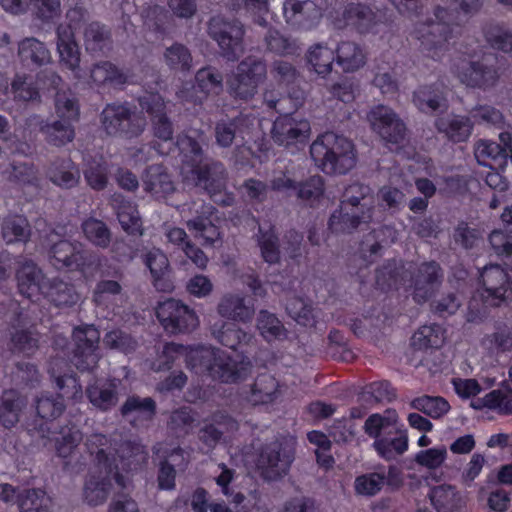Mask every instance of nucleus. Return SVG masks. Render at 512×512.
I'll list each match as a JSON object with an SVG mask.
<instances>
[{
    "label": "nucleus",
    "instance_id": "1",
    "mask_svg": "<svg viewBox=\"0 0 512 512\" xmlns=\"http://www.w3.org/2000/svg\"><path fill=\"white\" fill-rule=\"evenodd\" d=\"M315 164L327 174H345L356 163L353 143L334 132L320 135L310 146Z\"/></svg>",
    "mask_w": 512,
    "mask_h": 512
},
{
    "label": "nucleus",
    "instance_id": "2",
    "mask_svg": "<svg viewBox=\"0 0 512 512\" xmlns=\"http://www.w3.org/2000/svg\"><path fill=\"white\" fill-rule=\"evenodd\" d=\"M186 362L196 373H207L214 380L223 383L243 380L250 372L248 364L238 362L226 352L211 347L191 351Z\"/></svg>",
    "mask_w": 512,
    "mask_h": 512
},
{
    "label": "nucleus",
    "instance_id": "3",
    "mask_svg": "<svg viewBox=\"0 0 512 512\" xmlns=\"http://www.w3.org/2000/svg\"><path fill=\"white\" fill-rule=\"evenodd\" d=\"M435 20L419 23L415 28V36L420 42L421 51L428 57L439 60L448 50V41L452 36V25L456 15L443 7H437Z\"/></svg>",
    "mask_w": 512,
    "mask_h": 512
},
{
    "label": "nucleus",
    "instance_id": "4",
    "mask_svg": "<svg viewBox=\"0 0 512 512\" xmlns=\"http://www.w3.org/2000/svg\"><path fill=\"white\" fill-rule=\"evenodd\" d=\"M267 78L265 61L247 56L238 63L226 80L229 95L237 101H249L258 93L259 86Z\"/></svg>",
    "mask_w": 512,
    "mask_h": 512
},
{
    "label": "nucleus",
    "instance_id": "5",
    "mask_svg": "<svg viewBox=\"0 0 512 512\" xmlns=\"http://www.w3.org/2000/svg\"><path fill=\"white\" fill-rule=\"evenodd\" d=\"M453 73L467 87L484 91L494 88L501 77L494 54L483 55L477 60L459 59L453 64Z\"/></svg>",
    "mask_w": 512,
    "mask_h": 512
},
{
    "label": "nucleus",
    "instance_id": "6",
    "mask_svg": "<svg viewBox=\"0 0 512 512\" xmlns=\"http://www.w3.org/2000/svg\"><path fill=\"white\" fill-rule=\"evenodd\" d=\"M294 458V444L291 441L275 439L259 448L256 467L263 479L273 481L289 472Z\"/></svg>",
    "mask_w": 512,
    "mask_h": 512
},
{
    "label": "nucleus",
    "instance_id": "7",
    "mask_svg": "<svg viewBox=\"0 0 512 512\" xmlns=\"http://www.w3.org/2000/svg\"><path fill=\"white\" fill-rule=\"evenodd\" d=\"M207 31L226 60L236 61L244 53L245 28L239 20L214 16L208 22Z\"/></svg>",
    "mask_w": 512,
    "mask_h": 512
},
{
    "label": "nucleus",
    "instance_id": "8",
    "mask_svg": "<svg viewBox=\"0 0 512 512\" xmlns=\"http://www.w3.org/2000/svg\"><path fill=\"white\" fill-rule=\"evenodd\" d=\"M213 213L214 207L203 200L192 201L180 208L186 227L203 246H214L221 240L219 228L211 220Z\"/></svg>",
    "mask_w": 512,
    "mask_h": 512
},
{
    "label": "nucleus",
    "instance_id": "9",
    "mask_svg": "<svg viewBox=\"0 0 512 512\" xmlns=\"http://www.w3.org/2000/svg\"><path fill=\"white\" fill-rule=\"evenodd\" d=\"M101 124L106 134L133 138L145 129L146 120L127 104H107L101 113Z\"/></svg>",
    "mask_w": 512,
    "mask_h": 512
},
{
    "label": "nucleus",
    "instance_id": "10",
    "mask_svg": "<svg viewBox=\"0 0 512 512\" xmlns=\"http://www.w3.org/2000/svg\"><path fill=\"white\" fill-rule=\"evenodd\" d=\"M52 264L58 268L85 272L98 261V256L84 249L80 242L60 240L50 248Z\"/></svg>",
    "mask_w": 512,
    "mask_h": 512
},
{
    "label": "nucleus",
    "instance_id": "11",
    "mask_svg": "<svg viewBox=\"0 0 512 512\" xmlns=\"http://www.w3.org/2000/svg\"><path fill=\"white\" fill-rule=\"evenodd\" d=\"M483 303L490 307L507 304L512 294V286L507 272L497 264L487 265L480 273Z\"/></svg>",
    "mask_w": 512,
    "mask_h": 512
},
{
    "label": "nucleus",
    "instance_id": "12",
    "mask_svg": "<svg viewBox=\"0 0 512 512\" xmlns=\"http://www.w3.org/2000/svg\"><path fill=\"white\" fill-rule=\"evenodd\" d=\"M156 315L165 331L171 334L190 332L199 324L196 313L175 299L159 303Z\"/></svg>",
    "mask_w": 512,
    "mask_h": 512
},
{
    "label": "nucleus",
    "instance_id": "13",
    "mask_svg": "<svg viewBox=\"0 0 512 512\" xmlns=\"http://www.w3.org/2000/svg\"><path fill=\"white\" fill-rule=\"evenodd\" d=\"M100 333L93 325L77 327L73 331L72 363L80 371L93 370L99 361L97 353Z\"/></svg>",
    "mask_w": 512,
    "mask_h": 512
},
{
    "label": "nucleus",
    "instance_id": "14",
    "mask_svg": "<svg viewBox=\"0 0 512 512\" xmlns=\"http://www.w3.org/2000/svg\"><path fill=\"white\" fill-rule=\"evenodd\" d=\"M367 121L371 129L382 140L398 144L405 139L406 126L399 116L389 107L377 105L367 113Z\"/></svg>",
    "mask_w": 512,
    "mask_h": 512
},
{
    "label": "nucleus",
    "instance_id": "15",
    "mask_svg": "<svg viewBox=\"0 0 512 512\" xmlns=\"http://www.w3.org/2000/svg\"><path fill=\"white\" fill-rule=\"evenodd\" d=\"M38 433L43 441V446L54 442L57 456L64 459L70 457L83 440L82 432L74 424L63 425L58 432L52 431L50 427L45 424L40 426Z\"/></svg>",
    "mask_w": 512,
    "mask_h": 512
},
{
    "label": "nucleus",
    "instance_id": "16",
    "mask_svg": "<svg viewBox=\"0 0 512 512\" xmlns=\"http://www.w3.org/2000/svg\"><path fill=\"white\" fill-rule=\"evenodd\" d=\"M443 281V271L435 261L420 264L412 278L413 299L424 303L430 299Z\"/></svg>",
    "mask_w": 512,
    "mask_h": 512
},
{
    "label": "nucleus",
    "instance_id": "17",
    "mask_svg": "<svg viewBox=\"0 0 512 512\" xmlns=\"http://www.w3.org/2000/svg\"><path fill=\"white\" fill-rule=\"evenodd\" d=\"M475 156L480 164L492 168H502L507 159L512 161V136L508 132L499 134V143L482 140L478 142Z\"/></svg>",
    "mask_w": 512,
    "mask_h": 512
},
{
    "label": "nucleus",
    "instance_id": "18",
    "mask_svg": "<svg viewBox=\"0 0 512 512\" xmlns=\"http://www.w3.org/2000/svg\"><path fill=\"white\" fill-rule=\"evenodd\" d=\"M283 16L291 27L300 30H310L318 24L321 12L311 0H285Z\"/></svg>",
    "mask_w": 512,
    "mask_h": 512
},
{
    "label": "nucleus",
    "instance_id": "19",
    "mask_svg": "<svg viewBox=\"0 0 512 512\" xmlns=\"http://www.w3.org/2000/svg\"><path fill=\"white\" fill-rule=\"evenodd\" d=\"M310 133V125L308 121L297 120L284 113L279 116L273 123L271 136L275 143L282 146H289L308 138Z\"/></svg>",
    "mask_w": 512,
    "mask_h": 512
},
{
    "label": "nucleus",
    "instance_id": "20",
    "mask_svg": "<svg viewBox=\"0 0 512 512\" xmlns=\"http://www.w3.org/2000/svg\"><path fill=\"white\" fill-rule=\"evenodd\" d=\"M375 206H368V210L355 205L351 210L337 208L329 218L328 227L336 234L351 233L363 224L373 220Z\"/></svg>",
    "mask_w": 512,
    "mask_h": 512
},
{
    "label": "nucleus",
    "instance_id": "21",
    "mask_svg": "<svg viewBox=\"0 0 512 512\" xmlns=\"http://www.w3.org/2000/svg\"><path fill=\"white\" fill-rule=\"evenodd\" d=\"M142 110L151 116L153 134L162 141L173 137V125L165 112V103L158 94H148L139 99Z\"/></svg>",
    "mask_w": 512,
    "mask_h": 512
},
{
    "label": "nucleus",
    "instance_id": "22",
    "mask_svg": "<svg viewBox=\"0 0 512 512\" xmlns=\"http://www.w3.org/2000/svg\"><path fill=\"white\" fill-rule=\"evenodd\" d=\"M121 386L118 378L99 379L87 386L86 396L95 408L106 412L118 404Z\"/></svg>",
    "mask_w": 512,
    "mask_h": 512
},
{
    "label": "nucleus",
    "instance_id": "23",
    "mask_svg": "<svg viewBox=\"0 0 512 512\" xmlns=\"http://www.w3.org/2000/svg\"><path fill=\"white\" fill-rule=\"evenodd\" d=\"M15 277L19 292L32 298L39 292H43L44 274L42 270L32 260L25 257H19L16 261Z\"/></svg>",
    "mask_w": 512,
    "mask_h": 512
},
{
    "label": "nucleus",
    "instance_id": "24",
    "mask_svg": "<svg viewBox=\"0 0 512 512\" xmlns=\"http://www.w3.org/2000/svg\"><path fill=\"white\" fill-rule=\"evenodd\" d=\"M341 15L342 18L337 19L335 22L338 28L352 26L362 34L373 31L380 22L377 13L369 6L361 3L347 4Z\"/></svg>",
    "mask_w": 512,
    "mask_h": 512
},
{
    "label": "nucleus",
    "instance_id": "25",
    "mask_svg": "<svg viewBox=\"0 0 512 512\" xmlns=\"http://www.w3.org/2000/svg\"><path fill=\"white\" fill-rule=\"evenodd\" d=\"M191 174L195 185L211 195L222 192L226 187L227 172L219 161L197 165L191 170Z\"/></svg>",
    "mask_w": 512,
    "mask_h": 512
},
{
    "label": "nucleus",
    "instance_id": "26",
    "mask_svg": "<svg viewBox=\"0 0 512 512\" xmlns=\"http://www.w3.org/2000/svg\"><path fill=\"white\" fill-rule=\"evenodd\" d=\"M252 120L249 116L240 114L234 118L222 119L214 127L215 142L221 148H229L238 138L244 139L249 133Z\"/></svg>",
    "mask_w": 512,
    "mask_h": 512
},
{
    "label": "nucleus",
    "instance_id": "27",
    "mask_svg": "<svg viewBox=\"0 0 512 512\" xmlns=\"http://www.w3.org/2000/svg\"><path fill=\"white\" fill-rule=\"evenodd\" d=\"M216 309L222 318L242 323L251 322L255 314L253 303L248 302L246 297L239 293L224 294Z\"/></svg>",
    "mask_w": 512,
    "mask_h": 512
},
{
    "label": "nucleus",
    "instance_id": "28",
    "mask_svg": "<svg viewBox=\"0 0 512 512\" xmlns=\"http://www.w3.org/2000/svg\"><path fill=\"white\" fill-rule=\"evenodd\" d=\"M48 373L56 387L67 398L80 399L82 387L77 378L70 373L68 362L62 357H53L48 364Z\"/></svg>",
    "mask_w": 512,
    "mask_h": 512
},
{
    "label": "nucleus",
    "instance_id": "29",
    "mask_svg": "<svg viewBox=\"0 0 512 512\" xmlns=\"http://www.w3.org/2000/svg\"><path fill=\"white\" fill-rule=\"evenodd\" d=\"M280 394L279 382L269 373L259 374L246 393V400L253 406L274 402Z\"/></svg>",
    "mask_w": 512,
    "mask_h": 512
},
{
    "label": "nucleus",
    "instance_id": "30",
    "mask_svg": "<svg viewBox=\"0 0 512 512\" xmlns=\"http://www.w3.org/2000/svg\"><path fill=\"white\" fill-rule=\"evenodd\" d=\"M57 50L60 62L77 73L80 68V52L70 25H59L56 29Z\"/></svg>",
    "mask_w": 512,
    "mask_h": 512
},
{
    "label": "nucleus",
    "instance_id": "31",
    "mask_svg": "<svg viewBox=\"0 0 512 512\" xmlns=\"http://www.w3.org/2000/svg\"><path fill=\"white\" fill-rule=\"evenodd\" d=\"M40 334L33 326H13L9 330L7 347L15 354L34 355L39 349Z\"/></svg>",
    "mask_w": 512,
    "mask_h": 512
},
{
    "label": "nucleus",
    "instance_id": "32",
    "mask_svg": "<svg viewBox=\"0 0 512 512\" xmlns=\"http://www.w3.org/2000/svg\"><path fill=\"white\" fill-rule=\"evenodd\" d=\"M90 83L97 86L121 87L127 83L128 76L110 61H99L89 70Z\"/></svg>",
    "mask_w": 512,
    "mask_h": 512
},
{
    "label": "nucleus",
    "instance_id": "33",
    "mask_svg": "<svg viewBox=\"0 0 512 512\" xmlns=\"http://www.w3.org/2000/svg\"><path fill=\"white\" fill-rule=\"evenodd\" d=\"M435 126L439 133L457 143L469 138L473 123L469 117L451 114L438 118Z\"/></svg>",
    "mask_w": 512,
    "mask_h": 512
},
{
    "label": "nucleus",
    "instance_id": "34",
    "mask_svg": "<svg viewBox=\"0 0 512 512\" xmlns=\"http://www.w3.org/2000/svg\"><path fill=\"white\" fill-rule=\"evenodd\" d=\"M27 405L26 398L14 389L5 390L0 398V423L5 428L14 427Z\"/></svg>",
    "mask_w": 512,
    "mask_h": 512
},
{
    "label": "nucleus",
    "instance_id": "35",
    "mask_svg": "<svg viewBox=\"0 0 512 512\" xmlns=\"http://www.w3.org/2000/svg\"><path fill=\"white\" fill-rule=\"evenodd\" d=\"M336 63L344 72H354L366 63V53L354 41H341L335 50Z\"/></svg>",
    "mask_w": 512,
    "mask_h": 512
},
{
    "label": "nucleus",
    "instance_id": "36",
    "mask_svg": "<svg viewBox=\"0 0 512 512\" xmlns=\"http://www.w3.org/2000/svg\"><path fill=\"white\" fill-rule=\"evenodd\" d=\"M143 186L146 192L156 198H163L175 189L170 175L161 165H152L147 168L143 178Z\"/></svg>",
    "mask_w": 512,
    "mask_h": 512
},
{
    "label": "nucleus",
    "instance_id": "37",
    "mask_svg": "<svg viewBox=\"0 0 512 512\" xmlns=\"http://www.w3.org/2000/svg\"><path fill=\"white\" fill-rule=\"evenodd\" d=\"M47 177L53 184L70 189L78 184L80 172L70 159H58L48 167Z\"/></svg>",
    "mask_w": 512,
    "mask_h": 512
},
{
    "label": "nucleus",
    "instance_id": "38",
    "mask_svg": "<svg viewBox=\"0 0 512 512\" xmlns=\"http://www.w3.org/2000/svg\"><path fill=\"white\" fill-rule=\"evenodd\" d=\"M355 205L365 210H368V206L376 205L373 190L368 185L354 182L345 187L338 208L351 210Z\"/></svg>",
    "mask_w": 512,
    "mask_h": 512
},
{
    "label": "nucleus",
    "instance_id": "39",
    "mask_svg": "<svg viewBox=\"0 0 512 512\" xmlns=\"http://www.w3.org/2000/svg\"><path fill=\"white\" fill-rule=\"evenodd\" d=\"M210 330L219 343L231 349H236L240 344H248L252 340L251 334L223 320L211 324Z\"/></svg>",
    "mask_w": 512,
    "mask_h": 512
},
{
    "label": "nucleus",
    "instance_id": "40",
    "mask_svg": "<svg viewBox=\"0 0 512 512\" xmlns=\"http://www.w3.org/2000/svg\"><path fill=\"white\" fill-rule=\"evenodd\" d=\"M18 56L26 65L43 66L51 61L50 51L43 42L34 37L25 38L19 43Z\"/></svg>",
    "mask_w": 512,
    "mask_h": 512
},
{
    "label": "nucleus",
    "instance_id": "41",
    "mask_svg": "<svg viewBox=\"0 0 512 512\" xmlns=\"http://www.w3.org/2000/svg\"><path fill=\"white\" fill-rule=\"evenodd\" d=\"M84 45L87 52L100 54L111 48V32L99 22L89 23L83 31Z\"/></svg>",
    "mask_w": 512,
    "mask_h": 512
},
{
    "label": "nucleus",
    "instance_id": "42",
    "mask_svg": "<svg viewBox=\"0 0 512 512\" xmlns=\"http://www.w3.org/2000/svg\"><path fill=\"white\" fill-rule=\"evenodd\" d=\"M373 447L381 457L389 460L407 450L408 438L406 434L393 427L386 435L375 440Z\"/></svg>",
    "mask_w": 512,
    "mask_h": 512
},
{
    "label": "nucleus",
    "instance_id": "43",
    "mask_svg": "<svg viewBox=\"0 0 512 512\" xmlns=\"http://www.w3.org/2000/svg\"><path fill=\"white\" fill-rule=\"evenodd\" d=\"M48 299L58 307H68L75 305L79 301V294L76 292L75 287L68 282L59 278H53L49 281L48 286H45Z\"/></svg>",
    "mask_w": 512,
    "mask_h": 512
},
{
    "label": "nucleus",
    "instance_id": "44",
    "mask_svg": "<svg viewBox=\"0 0 512 512\" xmlns=\"http://www.w3.org/2000/svg\"><path fill=\"white\" fill-rule=\"evenodd\" d=\"M111 482L108 475L92 474L88 477L84 486V498L90 506L103 504L111 491Z\"/></svg>",
    "mask_w": 512,
    "mask_h": 512
},
{
    "label": "nucleus",
    "instance_id": "45",
    "mask_svg": "<svg viewBox=\"0 0 512 512\" xmlns=\"http://www.w3.org/2000/svg\"><path fill=\"white\" fill-rule=\"evenodd\" d=\"M1 235L7 243L27 242L31 236L28 220L20 215H10L3 219Z\"/></svg>",
    "mask_w": 512,
    "mask_h": 512
},
{
    "label": "nucleus",
    "instance_id": "46",
    "mask_svg": "<svg viewBox=\"0 0 512 512\" xmlns=\"http://www.w3.org/2000/svg\"><path fill=\"white\" fill-rule=\"evenodd\" d=\"M84 445L88 453L95 456L94 461L99 468L106 466L110 472L112 471L111 460L115 456L111 453L110 443L105 435L93 433L86 438Z\"/></svg>",
    "mask_w": 512,
    "mask_h": 512
},
{
    "label": "nucleus",
    "instance_id": "47",
    "mask_svg": "<svg viewBox=\"0 0 512 512\" xmlns=\"http://www.w3.org/2000/svg\"><path fill=\"white\" fill-rule=\"evenodd\" d=\"M443 328L438 324L420 327L411 338V345L418 350L439 348L444 343Z\"/></svg>",
    "mask_w": 512,
    "mask_h": 512
},
{
    "label": "nucleus",
    "instance_id": "48",
    "mask_svg": "<svg viewBox=\"0 0 512 512\" xmlns=\"http://www.w3.org/2000/svg\"><path fill=\"white\" fill-rule=\"evenodd\" d=\"M257 244L260 249L262 259L268 264H277L280 262V248L278 236L272 227L264 229L259 226L256 235Z\"/></svg>",
    "mask_w": 512,
    "mask_h": 512
},
{
    "label": "nucleus",
    "instance_id": "49",
    "mask_svg": "<svg viewBox=\"0 0 512 512\" xmlns=\"http://www.w3.org/2000/svg\"><path fill=\"white\" fill-rule=\"evenodd\" d=\"M81 229L85 238L94 246L101 249L109 247L112 234L103 221L90 217L82 222Z\"/></svg>",
    "mask_w": 512,
    "mask_h": 512
},
{
    "label": "nucleus",
    "instance_id": "50",
    "mask_svg": "<svg viewBox=\"0 0 512 512\" xmlns=\"http://www.w3.org/2000/svg\"><path fill=\"white\" fill-rule=\"evenodd\" d=\"M21 512H49L51 499L41 489H26L17 495Z\"/></svg>",
    "mask_w": 512,
    "mask_h": 512
},
{
    "label": "nucleus",
    "instance_id": "51",
    "mask_svg": "<svg viewBox=\"0 0 512 512\" xmlns=\"http://www.w3.org/2000/svg\"><path fill=\"white\" fill-rule=\"evenodd\" d=\"M481 345L491 355L512 351V329L506 325L497 327L493 333L482 338Z\"/></svg>",
    "mask_w": 512,
    "mask_h": 512
},
{
    "label": "nucleus",
    "instance_id": "52",
    "mask_svg": "<svg viewBox=\"0 0 512 512\" xmlns=\"http://www.w3.org/2000/svg\"><path fill=\"white\" fill-rule=\"evenodd\" d=\"M429 496L431 503L438 512H455L462 503L459 494L448 485L433 488Z\"/></svg>",
    "mask_w": 512,
    "mask_h": 512
},
{
    "label": "nucleus",
    "instance_id": "53",
    "mask_svg": "<svg viewBox=\"0 0 512 512\" xmlns=\"http://www.w3.org/2000/svg\"><path fill=\"white\" fill-rule=\"evenodd\" d=\"M13 99L18 102H34L40 100L39 88L32 75L16 74L11 82Z\"/></svg>",
    "mask_w": 512,
    "mask_h": 512
},
{
    "label": "nucleus",
    "instance_id": "54",
    "mask_svg": "<svg viewBox=\"0 0 512 512\" xmlns=\"http://www.w3.org/2000/svg\"><path fill=\"white\" fill-rule=\"evenodd\" d=\"M307 59L314 71L321 76H326L332 71L333 62L336 60L335 52L322 43L310 47Z\"/></svg>",
    "mask_w": 512,
    "mask_h": 512
},
{
    "label": "nucleus",
    "instance_id": "55",
    "mask_svg": "<svg viewBox=\"0 0 512 512\" xmlns=\"http://www.w3.org/2000/svg\"><path fill=\"white\" fill-rule=\"evenodd\" d=\"M288 315L298 324L312 327L317 322V314L310 303L301 297H290L286 302Z\"/></svg>",
    "mask_w": 512,
    "mask_h": 512
},
{
    "label": "nucleus",
    "instance_id": "56",
    "mask_svg": "<svg viewBox=\"0 0 512 512\" xmlns=\"http://www.w3.org/2000/svg\"><path fill=\"white\" fill-rule=\"evenodd\" d=\"M443 101V92L436 85L421 86L413 95L414 104L425 113H432L438 110Z\"/></svg>",
    "mask_w": 512,
    "mask_h": 512
},
{
    "label": "nucleus",
    "instance_id": "57",
    "mask_svg": "<svg viewBox=\"0 0 512 512\" xmlns=\"http://www.w3.org/2000/svg\"><path fill=\"white\" fill-rule=\"evenodd\" d=\"M483 33L486 42L493 49L503 53L512 52V32L503 24L489 23L484 27Z\"/></svg>",
    "mask_w": 512,
    "mask_h": 512
},
{
    "label": "nucleus",
    "instance_id": "58",
    "mask_svg": "<svg viewBox=\"0 0 512 512\" xmlns=\"http://www.w3.org/2000/svg\"><path fill=\"white\" fill-rule=\"evenodd\" d=\"M117 217L122 229L130 235H142V221L136 206L129 201H121L117 206Z\"/></svg>",
    "mask_w": 512,
    "mask_h": 512
},
{
    "label": "nucleus",
    "instance_id": "59",
    "mask_svg": "<svg viewBox=\"0 0 512 512\" xmlns=\"http://www.w3.org/2000/svg\"><path fill=\"white\" fill-rule=\"evenodd\" d=\"M410 406L433 419L441 418L450 410L449 403L440 396L423 395L413 399Z\"/></svg>",
    "mask_w": 512,
    "mask_h": 512
},
{
    "label": "nucleus",
    "instance_id": "60",
    "mask_svg": "<svg viewBox=\"0 0 512 512\" xmlns=\"http://www.w3.org/2000/svg\"><path fill=\"white\" fill-rule=\"evenodd\" d=\"M63 393L61 395H52L43 393L35 400V408L37 415L42 419L52 420L62 415L66 406L63 401Z\"/></svg>",
    "mask_w": 512,
    "mask_h": 512
},
{
    "label": "nucleus",
    "instance_id": "61",
    "mask_svg": "<svg viewBox=\"0 0 512 512\" xmlns=\"http://www.w3.org/2000/svg\"><path fill=\"white\" fill-rule=\"evenodd\" d=\"M257 328L260 334L268 341L286 337L287 330L275 314L267 310H260L257 317Z\"/></svg>",
    "mask_w": 512,
    "mask_h": 512
},
{
    "label": "nucleus",
    "instance_id": "62",
    "mask_svg": "<svg viewBox=\"0 0 512 512\" xmlns=\"http://www.w3.org/2000/svg\"><path fill=\"white\" fill-rule=\"evenodd\" d=\"M45 141L55 147H62L73 141L75 131L68 121L56 120L44 129Z\"/></svg>",
    "mask_w": 512,
    "mask_h": 512
},
{
    "label": "nucleus",
    "instance_id": "63",
    "mask_svg": "<svg viewBox=\"0 0 512 512\" xmlns=\"http://www.w3.org/2000/svg\"><path fill=\"white\" fill-rule=\"evenodd\" d=\"M164 61L172 70L187 72L192 68L193 58L190 50L185 45L175 43L166 48Z\"/></svg>",
    "mask_w": 512,
    "mask_h": 512
},
{
    "label": "nucleus",
    "instance_id": "64",
    "mask_svg": "<svg viewBox=\"0 0 512 512\" xmlns=\"http://www.w3.org/2000/svg\"><path fill=\"white\" fill-rule=\"evenodd\" d=\"M120 412L123 417L136 414L144 419H151L156 412V403L150 397L141 398L134 395L126 399Z\"/></svg>",
    "mask_w": 512,
    "mask_h": 512
}]
</instances>
